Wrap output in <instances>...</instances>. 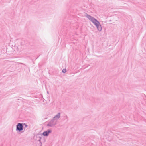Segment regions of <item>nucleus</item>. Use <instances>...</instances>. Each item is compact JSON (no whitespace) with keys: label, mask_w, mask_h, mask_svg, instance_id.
I'll list each match as a JSON object with an SVG mask.
<instances>
[{"label":"nucleus","mask_w":146,"mask_h":146,"mask_svg":"<svg viewBox=\"0 0 146 146\" xmlns=\"http://www.w3.org/2000/svg\"><path fill=\"white\" fill-rule=\"evenodd\" d=\"M51 132L50 130H48L47 131H46L44 132L43 133V135L44 136H47L49 133H50Z\"/></svg>","instance_id":"nucleus-3"},{"label":"nucleus","mask_w":146,"mask_h":146,"mask_svg":"<svg viewBox=\"0 0 146 146\" xmlns=\"http://www.w3.org/2000/svg\"><path fill=\"white\" fill-rule=\"evenodd\" d=\"M23 127L22 124L18 123L17 126V129L19 131H21L23 129Z\"/></svg>","instance_id":"nucleus-2"},{"label":"nucleus","mask_w":146,"mask_h":146,"mask_svg":"<svg viewBox=\"0 0 146 146\" xmlns=\"http://www.w3.org/2000/svg\"><path fill=\"white\" fill-rule=\"evenodd\" d=\"M87 17L96 25L98 30L99 31H101L102 30V27L100 24L96 19L88 15H87Z\"/></svg>","instance_id":"nucleus-1"},{"label":"nucleus","mask_w":146,"mask_h":146,"mask_svg":"<svg viewBox=\"0 0 146 146\" xmlns=\"http://www.w3.org/2000/svg\"><path fill=\"white\" fill-rule=\"evenodd\" d=\"M62 72L63 73H65L66 72V69H63L62 70Z\"/></svg>","instance_id":"nucleus-5"},{"label":"nucleus","mask_w":146,"mask_h":146,"mask_svg":"<svg viewBox=\"0 0 146 146\" xmlns=\"http://www.w3.org/2000/svg\"><path fill=\"white\" fill-rule=\"evenodd\" d=\"M60 113L58 114L54 118H55L56 119V118H58L60 117Z\"/></svg>","instance_id":"nucleus-4"}]
</instances>
